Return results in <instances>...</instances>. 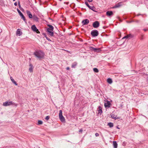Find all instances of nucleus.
<instances>
[{"mask_svg": "<svg viewBox=\"0 0 148 148\" xmlns=\"http://www.w3.org/2000/svg\"><path fill=\"white\" fill-rule=\"evenodd\" d=\"M34 54L39 59L43 58L45 55L44 53L41 51H36L34 53Z\"/></svg>", "mask_w": 148, "mask_h": 148, "instance_id": "nucleus-1", "label": "nucleus"}, {"mask_svg": "<svg viewBox=\"0 0 148 148\" xmlns=\"http://www.w3.org/2000/svg\"><path fill=\"white\" fill-rule=\"evenodd\" d=\"M48 26L49 27L47 29V31L48 34L51 36H53V26L50 25H48Z\"/></svg>", "mask_w": 148, "mask_h": 148, "instance_id": "nucleus-2", "label": "nucleus"}, {"mask_svg": "<svg viewBox=\"0 0 148 148\" xmlns=\"http://www.w3.org/2000/svg\"><path fill=\"white\" fill-rule=\"evenodd\" d=\"M91 34L93 37H95L97 36L98 35L99 32L97 30H94L91 31Z\"/></svg>", "mask_w": 148, "mask_h": 148, "instance_id": "nucleus-3", "label": "nucleus"}, {"mask_svg": "<svg viewBox=\"0 0 148 148\" xmlns=\"http://www.w3.org/2000/svg\"><path fill=\"white\" fill-rule=\"evenodd\" d=\"M12 104L13 103L12 101H6L3 103V105L4 106H7L12 105Z\"/></svg>", "mask_w": 148, "mask_h": 148, "instance_id": "nucleus-4", "label": "nucleus"}, {"mask_svg": "<svg viewBox=\"0 0 148 148\" xmlns=\"http://www.w3.org/2000/svg\"><path fill=\"white\" fill-rule=\"evenodd\" d=\"M93 26L95 28L98 27L99 25V23L98 21H95L92 24Z\"/></svg>", "mask_w": 148, "mask_h": 148, "instance_id": "nucleus-5", "label": "nucleus"}, {"mask_svg": "<svg viewBox=\"0 0 148 148\" xmlns=\"http://www.w3.org/2000/svg\"><path fill=\"white\" fill-rule=\"evenodd\" d=\"M85 4L88 7V8L93 10L94 11H95V8L94 6H91L88 4V3L87 2H85Z\"/></svg>", "mask_w": 148, "mask_h": 148, "instance_id": "nucleus-6", "label": "nucleus"}, {"mask_svg": "<svg viewBox=\"0 0 148 148\" xmlns=\"http://www.w3.org/2000/svg\"><path fill=\"white\" fill-rule=\"evenodd\" d=\"M32 29L34 32H36L37 33H39L40 32L37 28L35 25H34L32 26L31 27Z\"/></svg>", "mask_w": 148, "mask_h": 148, "instance_id": "nucleus-7", "label": "nucleus"}, {"mask_svg": "<svg viewBox=\"0 0 148 148\" xmlns=\"http://www.w3.org/2000/svg\"><path fill=\"white\" fill-rule=\"evenodd\" d=\"M111 105V103H110V101L107 100L106 103H105L104 106L106 108H110Z\"/></svg>", "mask_w": 148, "mask_h": 148, "instance_id": "nucleus-8", "label": "nucleus"}, {"mask_svg": "<svg viewBox=\"0 0 148 148\" xmlns=\"http://www.w3.org/2000/svg\"><path fill=\"white\" fill-rule=\"evenodd\" d=\"M89 22V21L88 19H86L82 21V23L83 25H84L88 24Z\"/></svg>", "mask_w": 148, "mask_h": 148, "instance_id": "nucleus-9", "label": "nucleus"}, {"mask_svg": "<svg viewBox=\"0 0 148 148\" xmlns=\"http://www.w3.org/2000/svg\"><path fill=\"white\" fill-rule=\"evenodd\" d=\"M22 32L21 31V29H18L16 32V35L17 36H20L22 34Z\"/></svg>", "mask_w": 148, "mask_h": 148, "instance_id": "nucleus-10", "label": "nucleus"}, {"mask_svg": "<svg viewBox=\"0 0 148 148\" xmlns=\"http://www.w3.org/2000/svg\"><path fill=\"white\" fill-rule=\"evenodd\" d=\"M121 3H122L121 2H119V3H118L116 4L115 5H114V6L113 7H112V8H119V7H120V6H121V5H122L121 4Z\"/></svg>", "mask_w": 148, "mask_h": 148, "instance_id": "nucleus-11", "label": "nucleus"}, {"mask_svg": "<svg viewBox=\"0 0 148 148\" xmlns=\"http://www.w3.org/2000/svg\"><path fill=\"white\" fill-rule=\"evenodd\" d=\"M106 14L108 16H110L113 15V14L112 11H108L106 12Z\"/></svg>", "mask_w": 148, "mask_h": 148, "instance_id": "nucleus-12", "label": "nucleus"}, {"mask_svg": "<svg viewBox=\"0 0 148 148\" xmlns=\"http://www.w3.org/2000/svg\"><path fill=\"white\" fill-rule=\"evenodd\" d=\"M90 49L91 50H93L95 52L99 51H100L99 49L94 48L92 47H90Z\"/></svg>", "mask_w": 148, "mask_h": 148, "instance_id": "nucleus-13", "label": "nucleus"}, {"mask_svg": "<svg viewBox=\"0 0 148 148\" xmlns=\"http://www.w3.org/2000/svg\"><path fill=\"white\" fill-rule=\"evenodd\" d=\"M28 15L29 18H33V16L32 15L31 13L29 11H26Z\"/></svg>", "mask_w": 148, "mask_h": 148, "instance_id": "nucleus-14", "label": "nucleus"}, {"mask_svg": "<svg viewBox=\"0 0 148 148\" xmlns=\"http://www.w3.org/2000/svg\"><path fill=\"white\" fill-rule=\"evenodd\" d=\"M59 119L62 122H65V119L63 116H59Z\"/></svg>", "mask_w": 148, "mask_h": 148, "instance_id": "nucleus-15", "label": "nucleus"}, {"mask_svg": "<svg viewBox=\"0 0 148 148\" xmlns=\"http://www.w3.org/2000/svg\"><path fill=\"white\" fill-rule=\"evenodd\" d=\"M33 18L34 20H35L36 22H38V18L36 15H34L33 16Z\"/></svg>", "mask_w": 148, "mask_h": 148, "instance_id": "nucleus-16", "label": "nucleus"}, {"mask_svg": "<svg viewBox=\"0 0 148 148\" xmlns=\"http://www.w3.org/2000/svg\"><path fill=\"white\" fill-rule=\"evenodd\" d=\"M113 145L114 146V148H117V144L116 141H114L113 142Z\"/></svg>", "mask_w": 148, "mask_h": 148, "instance_id": "nucleus-17", "label": "nucleus"}, {"mask_svg": "<svg viewBox=\"0 0 148 148\" xmlns=\"http://www.w3.org/2000/svg\"><path fill=\"white\" fill-rule=\"evenodd\" d=\"M10 79L12 82L15 84V85L17 86V84L16 83V82L14 81V79L12 78V77H10Z\"/></svg>", "mask_w": 148, "mask_h": 148, "instance_id": "nucleus-18", "label": "nucleus"}, {"mask_svg": "<svg viewBox=\"0 0 148 148\" xmlns=\"http://www.w3.org/2000/svg\"><path fill=\"white\" fill-rule=\"evenodd\" d=\"M107 82L110 84H111L112 82V79L110 78H108L107 79Z\"/></svg>", "mask_w": 148, "mask_h": 148, "instance_id": "nucleus-19", "label": "nucleus"}, {"mask_svg": "<svg viewBox=\"0 0 148 148\" xmlns=\"http://www.w3.org/2000/svg\"><path fill=\"white\" fill-rule=\"evenodd\" d=\"M77 64V63L76 62H75L72 65L71 67L72 68H75Z\"/></svg>", "mask_w": 148, "mask_h": 148, "instance_id": "nucleus-20", "label": "nucleus"}, {"mask_svg": "<svg viewBox=\"0 0 148 148\" xmlns=\"http://www.w3.org/2000/svg\"><path fill=\"white\" fill-rule=\"evenodd\" d=\"M108 125L110 127H111L113 126V124L112 123H108Z\"/></svg>", "mask_w": 148, "mask_h": 148, "instance_id": "nucleus-21", "label": "nucleus"}, {"mask_svg": "<svg viewBox=\"0 0 148 148\" xmlns=\"http://www.w3.org/2000/svg\"><path fill=\"white\" fill-rule=\"evenodd\" d=\"M98 109H99V113H101L102 112L101 107V106H99L98 107Z\"/></svg>", "mask_w": 148, "mask_h": 148, "instance_id": "nucleus-22", "label": "nucleus"}, {"mask_svg": "<svg viewBox=\"0 0 148 148\" xmlns=\"http://www.w3.org/2000/svg\"><path fill=\"white\" fill-rule=\"evenodd\" d=\"M93 71L96 73H98L99 72L98 69L96 68H94L93 69Z\"/></svg>", "mask_w": 148, "mask_h": 148, "instance_id": "nucleus-23", "label": "nucleus"}, {"mask_svg": "<svg viewBox=\"0 0 148 148\" xmlns=\"http://www.w3.org/2000/svg\"><path fill=\"white\" fill-rule=\"evenodd\" d=\"M21 17L23 19V20L24 21H26V19H25V16H24L23 15V14H22V15H21Z\"/></svg>", "mask_w": 148, "mask_h": 148, "instance_id": "nucleus-24", "label": "nucleus"}, {"mask_svg": "<svg viewBox=\"0 0 148 148\" xmlns=\"http://www.w3.org/2000/svg\"><path fill=\"white\" fill-rule=\"evenodd\" d=\"M33 67H30L29 69V71L31 72H32L33 71Z\"/></svg>", "mask_w": 148, "mask_h": 148, "instance_id": "nucleus-25", "label": "nucleus"}, {"mask_svg": "<svg viewBox=\"0 0 148 148\" xmlns=\"http://www.w3.org/2000/svg\"><path fill=\"white\" fill-rule=\"evenodd\" d=\"M62 116V110H60L59 111V116Z\"/></svg>", "mask_w": 148, "mask_h": 148, "instance_id": "nucleus-26", "label": "nucleus"}, {"mask_svg": "<svg viewBox=\"0 0 148 148\" xmlns=\"http://www.w3.org/2000/svg\"><path fill=\"white\" fill-rule=\"evenodd\" d=\"M127 37L128 38H132L133 37L132 36L131 34H129L127 35Z\"/></svg>", "mask_w": 148, "mask_h": 148, "instance_id": "nucleus-27", "label": "nucleus"}, {"mask_svg": "<svg viewBox=\"0 0 148 148\" xmlns=\"http://www.w3.org/2000/svg\"><path fill=\"white\" fill-rule=\"evenodd\" d=\"M17 10L18 12L19 13V14L20 15V16L21 15H22L23 14L20 11L19 9H17Z\"/></svg>", "mask_w": 148, "mask_h": 148, "instance_id": "nucleus-28", "label": "nucleus"}, {"mask_svg": "<svg viewBox=\"0 0 148 148\" xmlns=\"http://www.w3.org/2000/svg\"><path fill=\"white\" fill-rule=\"evenodd\" d=\"M42 122L41 121L39 120L38 122V125H41L42 124Z\"/></svg>", "mask_w": 148, "mask_h": 148, "instance_id": "nucleus-29", "label": "nucleus"}, {"mask_svg": "<svg viewBox=\"0 0 148 148\" xmlns=\"http://www.w3.org/2000/svg\"><path fill=\"white\" fill-rule=\"evenodd\" d=\"M50 118V117L49 116H47L45 118V119L47 120H48Z\"/></svg>", "mask_w": 148, "mask_h": 148, "instance_id": "nucleus-30", "label": "nucleus"}, {"mask_svg": "<svg viewBox=\"0 0 148 148\" xmlns=\"http://www.w3.org/2000/svg\"><path fill=\"white\" fill-rule=\"evenodd\" d=\"M113 119H119L120 117H117L116 116H115L114 117H113Z\"/></svg>", "mask_w": 148, "mask_h": 148, "instance_id": "nucleus-31", "label": "nucleus"}, {"mask_svg": "<svg viewBox=\"0 0 148 148\" xmlns=\"http://www.w3.org/2000/svg\"><path fill=\"white\" fill-rule=\"evenodd\" d=\"M95 135L97 137V136H99V134L98 133H96L95 134Z\"/></svg>", "mask_w": 148, "mask_h": 148, "instance_id": "nucleus-32", "label": "nucleus"}, {"mask_svg": "<svg viewBox=\"0 0 148 148\" xmlns=\"http://www.w3.org/2000/svg\"><path fill=\"white\" fill-rule=\"evenodd\" d=\"M46 38L49 41H51V40L49 38L47 37H46Z\"/></svg>", "mask_w": 148, "mask_h": 148, "instance_id": "nucleus-33", "label": "nucleus"}, {"mask_svg": "<svg viewBox=\"0 0 148 148\" xmlns=\"http://www.w3.org/2000/svg\"><path fill=\"white\" fill-rule=\"evenodd\" d=\"M128 38L127 35L123 37V38Z\"/></svg>", "mask_w": 148, "mask_h": 148, "instance_id": "nucleus-34", "label": "nucleus"}, {"mask_svg": "<svg viewBox=\"0 0 148 148\" xmlns=\"http://www.w3.org/2000/svg\"><path fill=\"white\" fill-rule=\"evenodd\" d=\"M29 66L30 67H33V65L31 64H30Z\"/></svg>", "mask_w": 148, "mask_h": 148, "instance_id": "nucleus-35", "label": "nucleus"}, {"mask_svg": "<svg viewBox=\"0 0 148 148\" xmlns=\"http://www.w3.org/2000/svg\"><path fill=\"white\" fill-rule=\"evenodd\" d=\"M82 131H83L81 129H80V130L79 131V132H81V133H82Z\"/></svg>", "mask_w": 148, "mask_h": 148, "instance_id": "nucleus-36", "label": "nucleus"}, {"mask_svg": "<svg viewBox=\"0 0 148 148\" xmlns=\"http://www.w3.org/2000/svg\"><path fill=\"white\" fill-rule=\"evenodd\" d=\"M14 5H15V6H17V2H16L15 3H14Z\"/></svg>", "mask_w": 148, "mask_h": 148, "instance_id": "nucleus-37", "label": "nucleus"}, {"mask_svg": "<svg viewBox=\"0 0 148 148\" xmlns=\"http://www.w3.org/2000/svg\"><path fill=\"white\" fill-rule=\"evenodd\" d=\"M89 2H91L92 0H87Z\"/></svg>", "mask_w": 148, "mask_h": 148, "instance_id": "nucleus-38", "label": "nucleus"}, {"mask_svg": "<svg viewBox=\"0 0 148 148\" xmlns=\"http://www.w3.org/2000/svg\"><path fill=\"white\" fill-rule=\"evenodd\" d=\"M70 68L69 67H67L66 68V70H69V69Z\"/></svg>", "mask_w": 148, "mask_h": 148, "instance_id": "nucleus-39", "label": "nucleus"}, {"mask_svg": "<svg viewBox=\"0 0 148 148\" xmlns=\"http://www.w3.org/2000/svg\"><path fill=\"white\" fill-rule=\"evenodd\" d=\"M111 117H112V119H113V118H112V117H114V115L113 116V115H112V116H111Z\"/></svg>", "mask_w": 148, "mask_h": 148, "instance_id": "nucleus-40", "label": "nucleus"}, {"mask_svg": "<svg viewBox=\"0 0 148 148\" xmlns=\"http://www.w3.org/2000/svg\"><path fill=\"white\" fill-rule=\"evenodd\" d=\"M18 4L19 6H20V2H19L18 3Z\"/></svg>", "mask_w": 148, "mask_h": 148, "instance_id": "nucleus-41", "label": "nucleus"}, {"mask_svg": "<svg viewBox=\"0 0 148 148\" xmlns=\"http://www.w3.org/2000/svg\"><path fill=\"white\" fill-rule=\"evenodd\" d=\"M144 30L145 31H146L147 30L146 29H144Z\"/></svg>", "mask_w": 148, "mask_h": 148, "instance_id": "nucleus-42", "label": "nucleus"}, {"mask_svg": "<svg viewBox=\"0 0 148 148\" xmlns=\"http://www.w3.org/2000/svg\"><path fill=\"white\" fill-rule=\"evenodd\" d=\"M44 35H45V37L46 38V37H47V36H46V35L44 34Z\"/></svg>", "mask_w": 148, "mask_h": 148, "instance_id": "nucleus-43", "label": "nucleus"}, {"mask_svg": "<svg viewBox=\"0 0 148 148\" xmlns=\"http://www.w3.org/2000/svg\"><path fill=\"white\" fill-rule=\"evenodd\" d=\"M117 128H118V129H119V128L118 127H117Z\"/></svg>", "mask_w": 148, "mask_h": 148, "instance_id": "nucleus-44", "label": "nucleus"}, {"mask_svg": "<svg viewBox=\"0 0 148 148\" xmlns=\"http://www.w3.org/2000/svg\"><path fill=\"white\" fill-rule=\"evenodd\" d=\"M15 0H13V1H15Z\"/></svg>", "mask_w": 148, "mask_h": 148, "instance_id": "nucleus-45", "label": "nucleus"}, {"mask_svg": "<svg viewBox=\"0 0 148 148\" xmlns=\"http://www.w3.org/2000/svg\"><path fill=\"white\" fill-rule=\"evenodd\" d=\"M147 79L148 80V78H147Z\"/></svg>", "mask_w": 148, "mask_h": 148, "instance_id": "nucleus-46", "label": "nucleus"}]
</instances>
